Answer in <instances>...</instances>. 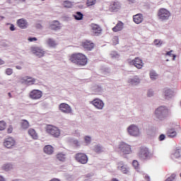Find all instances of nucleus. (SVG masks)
<instances>
[{
  "mask_svg": "<svg viewBox=\"0 0 181 181\" xmlns=\"http://www.w3.org/2000/svg\"><path fill=\"white\" fill-rule=\"evenodd\" d=\"M69 60L71 63L77 64V66H86L88 63L87 57L82 53H74L69 56Z\"/></svg>",
  "mask_w": 181,
  "mask_h": 181,
  "instance_id": "f257e3e1",
  "label": "nucleus"
},
{
  "mask_svg": "<svg viewBox=\"0 0 181 181\" xmlns=\"http://www.w3.org/2000/svg\"><path fill=\"white\" fill-rule=\"evenodd\" d=\"M46 132L47 134H49V135L54 136V138L60 136V129L55 126L48 124L46 127Z\"/></svg>",
  "mask_w": 181,
  "mask_h": 181,
  "instance_id": "f03ea898",
  "label": "nucleus"
},
{
  "mask_svg": "<svg viewBox=\"0 0 181 181\" xmlns=\"http://www.w3.org/2000/svg\"><path fill=\"white\" fill-rule=\"evenodd\" d=\"M158 16L160 21H168L170 18V12L166 8H160L158 12Z\"/></svg>",
  "mask_w": 181,
  "mask_h": 181,
  "instance_id": "7ed1b4c3",
  "label": "nucleus"
},
{
  "mask_svg": "<svg viewBox=\"0 0 181 181\" xmlns=\"http://www.w3.org/2000/svg\"><path fill=\"white\" fill-rule=\"evenodd\" d=\"M153 154L149 152V150L146 147H142L139 153V158L140 159H149Z\"/></svg>",
  "mask_w": 181,
  "mask_h": 181,
  "instance_id": "20e7f679",
  "label": "nucleus"
},
{
  "mask_svg": "<svg viewBox=\"0 0 181 181\" xmlns=\"http://www.w3.org/2000/svg\"><path fill=\"white\" fill-rule=\"evenodd\" d=\"M169 109L165 106H160L156 110L155 114L157 117H167L170 114Z\"/></svg>",
  "mask_w": 181,
  "mask_h": 181,
  "instance_id": "39448f33",
  "label": "nucleus"
},
{
  "mask_svg": "<svg viewBox=\"0 0 181 181\" xmlns=\"http://www.w3.org/2000/svg\"><path fill=\"white\" fill-rule=\"evenodd\" d=\"M43 95V93L40 90L34 89L29 93V97L31 100H40Z\"/></svg>",
  "mask_w": 181,
  "mask_h": 181,
  "instance_id": "423d86ee",
  "label": "nucleus"
},
{
  "mask_svg": "<svg viewBox=\"0 0 181 181\" xmlns=\"http://www.w3.org/2000/svg\"><path fill=\"white\" fill-rule=\"evenodd\" d=\"M76 160L82 165H86L88 162V158L83 153H78L75 156Z\"/></svg>",
  "mask_w": 181,
  "mask_h": 181,
  "instance_id": "0eeeda50",
  "label": "nucleus"
},
{
  "mask_svg": "<svg viewBox=\"0 0 181 181\" xmlns=\"http://www.w3.org/2000/svg\"><path fill=\"white\" fill-rule=\"evenodd\" d=\"M127 131L129 135H132V136H138L141 134L138 127L134 124H132L131 126H129L127 129Z\"/></svg>",
  "mask_w": 181,
  "mask_h": 181,
  "instance_id": "6e6552de",
  "label": "nucleus"
},
{
  "mask_svg": "<svg viewBox=\"0 0 181 181\" xmlns=\"http://www.w3.org/2000/svg\"><path fill=\"white\" fill-rule=\"evenodd\" d=\"M3 144L5 148L11 149V148H13V146L16 145V142L15 141V139H13V138L8 137L4 140Z\"/></svg>",
  "mask_w": 181,
  "mask_h": 181,
  "instance_id": "1a4fd4ad",
  "label": "nucleus"
},
{
  "mask_svg": "<svg viewBox=\"0 0 181 181\" xmlns=\"http://www.w3.org/2000/svg\"><path fill=\"white\" fill-rule=\"evenodd\" d=\"M129 64H132L136 69H142L144 67V62L139 57H136L134 59L129 62Z\"/></svg>",
  "mask_w": 181,
  "mask_h": 181,
  "instance_id": "9d476101",
  "label": "nucleus"
},
{
  "mask_svg": "<svg viewBox=\"0 0 181 181\" xmlns=\"http://www.w3.org/2000/svg\"><path fill=\"white\" fill-rule=\"evenodd\" d=\"M31 52L38 57H43L45 56V51L39 47H31Z\"/></svg>",
  "mask_w": 181,
  "mask_h": 181,
  "instance_id": "9b49d317",
  "label": "nucleus"
},
{
  "mask_svg": "<svg viewBox=\"0 0 181 181\" xmlns=\"http://www.w3.org/2000/svg\"><path fill=\"white\" fill-rule=\"evenodd\" d=\"M21 82L24 84H27V86H33L36 82V79L30 76H25L21 78Z\"/></svg>",
  "mask_w": 181,
  "mask_h": 181,
  "instance_id": "f8f14e48",
  "label": "nucleus"
},
{
  "mask_svg": "<svg viewBox=\"0 0 181 181\" xmlns=\"http://www.w3.org/2000/svg\"><path fill=\"white\" fill-rule=\"evenodd\" d=\"M59 108L60 111H62V112H64V114L71 113V107L67 103H61Z\"/></svg>",
  "mask_w": 181,
  "mask_h": 181,
  "instance_id": "ddd939ff",
  "label": "nucleus"
},
{
  "mask_svg": "<svg viewBox=\"0 0 181 181\" xmlns=\"http://www.w3.org/2000/svg\"><path fill=\"white\" fill-rule=\"evenodd\" d=\"M119 149L121 151V152L125 153L126 155L131 153V146L125 143H121Z\"/></svg>",
  "mask_w": 181,
  "mask_h": 181,
  "instance_id": "4468645a",
  "label": "nucleus"
},
{
  "mask_svg": "<svg viewBox=\"0 0 181 181\" xmlns=\"http://www.w3.org/2000/svg\"><path fill=\"white\" fill-rule=\"evenodd\" d=\"M90 28L91 32L95 35V36H98V35L101 34V32H103L101 27L97 24H91Z\"/></svg>",
  "mask_w": 181,
  "mask_h": 181,
  "instance_id": "2eb2a0df",
  "label": "nucleus"
},
{
  "mask_svg": "<svg viewBox=\"0 0 181 181\" xmlns=\"http://www.w3.org/2000/svg\"><path fill=\"white\" fill-rule=\"evenodd\" d=\"M90 104L94 105V107H95V108H97L98 110H103V108H104V102H103V100L98 98L93 100L90 103Z\"/></svg>",
  "mask_w": 181,
  "mask_h": 181,
  "instance_id": "dca6fc26",
  "label": "nucleus"
},
{
  "mask_svg": "<svg viewBox=\"0 0 181 181\" xmlns=\"http://www.w3.org/2000/svg\"><path fill=\"white\" fill-rule=\"evenodd\" d=\"M133 22L137 25L142 23V22H144V15H142V13H138L133 16Z\"/></svg>",
  "mask_w": 181,
  "mask_h": 181,
  "instance_id": "f3484780",
  "label": "nucleus"
},
{
  "mask_svg": "<svg viewBox=\"0 0 181 181\" xmlns=\"http://www.w3.org/2000/svg\"><path fill=\"white\" fill-rule=\"evenodd\" d=\"M17 25L21 29H26L28 28V21L23 18L17 21Z\"/></svg>",
  "mask_w": 181,
  "mask_h": 181,
  "instance_id": "a211bd4d",
  "label": "nucleus"
},
{
  "mask_svg": "<svg viewBox=\"0 0 181 181\" xmlns=\"http://www.w3.org/2000/svg\"><path fill=\"white\" fill-rule=\"evenodd\" d=\"M49 29L51 30H59L60 29V23L57 21H54L49 23Z\"/></svg>",
  "mask_w": 181,
  "mask_h": 181,
  "instance_id": "6ab92c4d",
  "label": "nucleus"
},
{
  "mask_svg": "<svg viewBox=\"0 0 181 181\" xmlns=\"http://www.w3.org/2000/svg\"><path fill=\"white\" fill-rule=\"evenodd\" d=\"M117 169L119 170H121V172H122V173L124 174H127L129 172L128 168L127 167L126 165L124 164L123 162H119L117 163Z\"/></svg>",
  "mask_w": 181,
  "mask_h": 181,
  "instance_id": "aec40b11",
  "label": "nucleus"
},
{
  "mask_svg": "<svg viewBox=\"0 0 181 181\" xmlns=\"http://www.w3.org/2000/svg\"><path fill=\"white\" fill-rule=\"evenodd\" d=\"M82 46L84 49H86V50H93V49H94V43L90 41L83 42Z\"/></svg>",
  "mask_w": 181,
  "mask_h": 181,
  "instance_id": "412c9836",
  "label": "nucleus"
},
{
  "mask_svg": "<svg viewBox=\"0 0 181 181\" xmlns=\"http://www.w3.org/2000/svg\"><path fill=\"white\" fill-rule=\"evenodd\" d=\"M124 29V23L119 21L117 25L112 28L114 32H121Z\"/></svg>",
  "mask_w": 181,
  "mask_h": 181,
  "instance_id": "4be33fe9",
  "label": "nucleus"
},
{
  "mask_svg": "<svg viewBox=\"0 0 181 181\" xmlns=\"http://www.w3.org/2000/svg\"><path fill=\"white\" fill-rule=\"evenodd\" d=\"M110 9L112 11H118V9H121V4L118 1H113L110 5Z\"/></svg>",
  "mask_w": 181,
  "mask_h": 181,
  "instance_id": "5701e85b",
  "label": "nucleus"
},
{
  "mask_svg": "<svg viewBox=\"0 0 181 181\" xmlns=\"http://www.w3.org/2000/svg\"><path fill=\"white\" fill-rule=\"evenodd\" d=\"M176 135H177V133H176V131L175 130V129H170L167 132V136H168V138H175Z\"/></svg>",
  "mask_w": 181,
  "mask_h": 181,
  "instance_id": "b1692460",
  "label": "nucleus"
},
{
  "mask_svg": "<svg viewBox=\"0 0 181 181\" xmlns=\"http://www.w3.org/2000/svg\"><path fill=\"white\" fill-rule=\"evenodd\" d=\"M28 134L31 138H33V139H37L38 138L37 133H36V131L33 129H30L28 130Z\"/></svg>",
  "mask_w": 181,
  "mask_h": 181,
  "instance_id": "393cba45",
  "label": "nucleus"
},
{
  "mask_svg": "<svg viewBox=\"0 0 181 181\" xmlns=\"http://www.w3.org/2000/svg\"><path fill=\"white\" fill-rule=\"evenodd\" d=\"M44 152L47 155H52V153H53V147L50 145L45 146L44 148Z\"/></svg>",
  "mask_w": 181,
  "mask_h": 181,
  "instance_id": "a878e982",
  "label": "nucleus"
},
{
  "mask_svg": "<svg viewBox=\"0 0 181 181\" xmlns=\"http://www.w3.org/2000/svg\"><path fill=\"white\" fill-rule=\"evenodd\" d=\"M74 18L76 19V21H83V18H84V15L81 13V12H76L74 15Z\"/></svg>",
  "mask_w": 181,
  "mask_h": 181,
  "instance_id": "bb28decb",
  "label": "nucleus"
},
{
  "mask_svg": "<svg viewBox=\"0 0 181 181\" xmlns=\"http://www.w3.org/2000/svg\"><path fill=\"white\" fill-rule=\"evenodd\" d=\"M57 159L60 162H64L66 160V154L59 153L57 154Z\"/></svg>",
  "mask_w": 181,
  "mask_h": 181,
  "instance_id": "cd10ccee",
  "label": "nucleus"
},
{
  "mask_svg": "<svg viewBox=\"0 0 181 181\" xmlns=\"http://www.w3.org/2000/svg\"><path fill=\"white\" fill-rule=\"evenodd\" d=\"M47 43L48 46H50V47H56V46H57L56 41L53 40L52 38L48 39Z\"/></svg>",
  "mask_w": 181,
  "mask_h": 181,
  "instance_id": "c85d7f7f",
  "label": "nucleus"
},
{
  "mask_svg": "<svg viewBox=\"0 0 181 181\" xmlns=\"http://www.w3.org/2000/svg\"><path fill=\"white\" fill-rule=\"evenodd\" d=\"M21 127L23 129H28V128H29V122H28V120H23L21 122Z\"/></svg>",
  "mask_w": 181,
  "mask_h": 181,
  "instance_id": "c756f323",
  "label": "nucleus"
},
{
  "mask_svg": "<svg viewBox=\"0 0 181 181\" xmlns=\"http://www.w3.org/2000/svg\"><path fill=\"white\" fill-rule=\"evenodd\" d=\"M63 6H64V8H72L73 3L70 1H65L63 3Z\"/></svg>",
  "mask_w": 181,
  "mask_h": 181,
  "instance_id": "7c9ffc66",
  "label": "nucleus"
},
{
  "mask_svg": "<svg viewBox=\"0 0 181 181\" xmlns=\"http://www.w3.org/2000/svg\"><path fill=\"white\" fill-rule=\"evenodd\" d=\"M96 0H87L86 5L87 6H93L95 5Z\"/></svg>",
  "mask_w": 181,
  "mask_h": 181,
  "instance_id": "2f4dec72",
  "label": "nucleus"
},
{
  "mask_svg": "<svg viewBox=\"0 0 181 181\" xmlns=\"http://www.w3.org/2000/svg\"><path fill=\"white\" fill-rule=\"evenodd\" d=\"M129 83L132 85L138 84L139 83V78H133L129 81Z\"/></svg>",
  "mask_w": 181,
  "mask_h": 181,
  "instance_id": "473e14b6",
  "label": "nucleus"
},
{
  "mask_svg": "<svg viewBox=\"0 0 181 181\" xmlns=\"http://www.w3.org/2000/svg\"><path fill=\"white\" fill-rule=\"evenodd\" d=\"M6 128V123L4 121H0V131H4Z\"/></svg>",
  "mask_w": 181,
  "mask_h": 181,
  "instance_id": "72a5a7b5",
  "label": "nucleus"
},
{
  "mask_svg": "<svg viewBox=\"0 0 181 181\" xmlns=\"http://www.w3.org/2000/svg\"><path fill=\"white\" fill-rule=\"evenodd\" d=\"M11 169H12V165L11 164H6L3 166V170H11Z\"/></svg>",
  "mask_w": 181,
  "mask_h": 181,
  "instance_id": "f704fd0d",
  "label": "nucleus"
},
{
  "mask_svg": "<svg viewBox=\"0 0 181 181\" xmlns=\"http://www.w3.org/2000/svg\"><path fill=\"white\" fill-rule=\"evenodd\" d=\"M173 53V50L169 51L166 53L167 56H170V57H173V60H175L176 59V55L172 54Z\"/></svg>",
  "mask_w": 181,
  "mask_h": 181,
  "instance_id": "c9c22d12",
  "label": "nucleus"
},
{
  "mask_svg": "<svg viewBox=\"0 0 181 181\" xmlns=\"http://www.w3.org/2000/svg\"><path fill=\"white\" fill-rule=\"evenodd\" d=\"M150 77H151V80H156V78H157V77H158V74H156L155 71H151L150 73Z\"/></svg>",
  "mask_w": 181,
  "mask_h": 181,
  "instance_id": "e433bc0d",
  "label": "nucleus"
},
{
  "mask_svg": "<svg viewBox=\"0 0 181 181\" xmlns=\"http://www.w3.org/2000/svg\"><path fill=\"white\" fill-rule=\"evenodd\" d=\"M119 42V39L118 38V37L115 36L113 37L112 39V43L113 45H118V43Z\"/></svg>",
  "mask_w": 181,
  "mask_h": 181,
  "instance_id": "4c0bfd02",
  "label": "nucleus"
},
{
  "mask_svg": "<svg viewBox=\"0 0 181 181\" xmlns=\"http://www.w3.org/2000/svg\"><path fill=\"white\" fill-rule=\"evenodd\" d=\"M162 40H154V45H156V46H162Z\"/></svg>",
  "mask_w": 181,
  "mask_h": 181,
  "instance_id": "58836bf2",
  "label": "nucleus"
},
{
  "mask_svg": "<svg viewBox=\"0 0 181 181\" xmlns=\"http://www.w3.org/2000/svg\"><path fill=\"white\" fill-rule=\"evenodd\" d=\"M12 73H13V71L12 70V69H11V68L6 69V74H7V76H11L12 74Z\"/></svg>",
  "mask_w": 181,
  "mask_h": 181,
  "instance_id": "ea45409f",
  "label": "nucleus"
},
{
  "mask_svg": "<svg viewBox=\"0 0 181 181\" xmlns=\"http://www.w3.org/2000/svg\"><path fill=\"white\" fill-rule=\"evenodd\" d=\"M132 165L135 168V169H137L138 166H139V163L136 160L133 161Z\"/></svg>",
  "mask_w": 181,
  "mask_h": 181,
  "instance_id": "a19ab883",
  "label": "nucleus"
},
{
  "mask_svg": "<svg viewBox=\"0 0 181 181\" xmlns=\"http://www.w3.org/2000/svg\"><path fill=\"white\" fill-rule=\"evenodd\" d=\"M95 152L100 153V152H101V147L100 146H96L95 147Z\"/></svg>",
  "mask_w": 181,
  "mask_h": 181,
  "instance_id": "79ce46f5",
  "label": "nucleus"
},
{
  "mask_svg": "<svg viewBox=\"0 0 181 181\" xmlns=\"http://www.w3.org/2000/svg\"><path fill=\"white\" fill-rule=\"evenodd\" d=\"M85 141L86 142V144H90V142H91V137L86 136L85 137Z\"/></svg>",
  "mask_w": 181,
  "mask_h": 181,
  "instance_id": "37998d69",
  "label": "nucleus"
},
{
  "mask_svg": "<svg viewBox=\"0 0 181 181\" xmlns=\"http://www.w3.org/2000/svg\"><path fill=\"white\" fill-rule=\"evenodd\" d=\"M12 131H13V127H12L11 126H10L8 129H7V132L8 134H12Z\"/></svg>",
  "mask_w": 181,
  "mask_h": 181,
  "instance_id": "c03bdc74",
  "label": "nucleus"
},
{
  "mask_svg": "<svg viewBox=\"0 0 181 181\" xmlns=\"http://www.w3.org/2000/svg\"><path fill=\"white\" fill-rule=\"evenodd\" d=\"M36 40H37V38H36V37H30V38H28L29 42H36Z\"/></svg>",
  "mask_w": 181,
  "mask_h": 181,
  "instance_id": "a18cd8bd",
  "label": "nucleus"
},
{
  "mask_svg": "<svg viewBox=\"0 0 181 181\" xmlns=\"http://www.w3.org/2000/svg\"><path fill=\"white\" fill-rule=\"evenodd\" d=\"M174 156H175V158H179V156H180V151H179V150H177L175 151V153H174Z\"/></svg>",
  "mask_w": 181,
  "mask_h": 181,
  "instance_id": "49530a36",
  "label": "nucleus"
},
{
  "mask_svg": "<svg viewBox=\"0 0 181 181\" xmlns=\"http://www.w3.org/2000/svg\"><path fill=\"white\" fill-rule=\"evenodd\" d=\"M147 95L148 97H152V95H153V92L148 90Z\"/></svg>",
  "mask_w": 181,
  "mask_h": 181,
  "instance_id": "de8ad7c7",
  "label": "nucleus"
},
{
  "mask_svg": "<svg viewBox=\"0 0 181 181\" xmlns=\"http://www.w3.org/2000/svg\"><path fill=\"white\" fill-rule=\"evenodd\" d=\"M163 139H165V135L164 134L160 135L159 140L160 141H163Z\"/></svg>",
  "mask_w": 181,
  "mask_h": 181,
  "instance_id": "09e8293b",
  "label": "nucleus"
},
{
  "mask_svg": "<svg viewBox=\"0 0 181 181\" xmlns=\"http://www.w3.org/2000/svg\"><path fill=\"white\" fill-rule=\"evenodd\" d=\"M10 30L13 31L15 30V25L13 24H11L10 26Z\"/></svg>",
  "mask_w": 181,
  "mask_h": 181,
  "instance_id": "8fccbe9b",
  "label": "nucleus"
},
{
  "mask_svg": "<svg viewBox=\"0 0 181 181\" xmlns=\"http://www.w3.org/2000/svg\"><path fill=\"white\" fill-rule=\"evenodd\" d=\"M144 179H145V180H147V181L151 180V178L149 177V175H145Z\"/></svg>",
  "mask_w": 181,
  "mask_h": 181,
  "instance_id": "3c124183",
  "label": "nucleus"
},
{
  "mask_svg": "<svg viewBox=\"0 0 181 181\" xmlns=\"http://www.w3.org/2000/svg\"><path fill=\"white\" fill-rule=\"evenodd\" d=\"M169 93H170V90H165V96L168 97L169 95Z\"/></svg>",
  "mask_w": 181,
  "mask_h": 181,
  "instance_id": "603ef678",
  "label": "nucleus"
},
{
  "mask_svg": "<svg viewBox=\"0 0 181 181\" xmlns=\"http://www.w3.org/2000/svg\"><path fill=\"white\" fill-rule=\"evenodd\" d=\"M2 64H5V62L0 59V66H1Z\"/></svg>",
  "mask_w": 181,
  "mask_h": 181,
  "instance_id": "864d4df0",
  "label": "nucleus"
},
{
  "mask_svg": "<svg viewBox=\"0 0 181 181\" xmlns=\"http://www.w3.org/2000/svg\"><path fill=\"white\" fill-rule=\"evenodd\" d=\"M16 69H17L18 70H21L22 69V66H16Z\"/></svg>",
  "mask_w": 181,
  "mask_h": 181,
  "instance_id": "5fc2aeb1",
  "label": "nucleus"
},
{
  "mask_svg": "<svg viewBox=\"0 0 181 181\" xmlns=\"http://www.w3.org/2000/svg\"><path fill=\"white\" fill-rule=\"evenodd\" d=\"M8 95L9 98H12V94L11 93H8Z\"/></svg>",
  "mask_w": 181,
  "mask_h": 181,
  "instance_id": "6e6d98bb",
  "label": "nucleus"
},
{
  "mask_svg": "<svg viewBox=\"0 0 181 181\" xmlns=\"http://www.w3.org/2000/svg\"><path fill=\"white\" fill-rule=\"evenodd\" d=\"M0 181H5V179L2 176H0Z\"/></svg>",
  "mask_w": 181,
  "mask_h": 181,
  "instance_id": "4d7b16f0",
  "label": "nucleus"
},
{
  "mask_svg": "<svg viewBox=\"0 0 181 181\" xmlns=\"http://www.w3.org/2000/svg\"><path fill=\"white\" fill-rule=\"evenodd\" d=\"M165 181H172V178L168 177Z\"/></svg>",
  "mask_w": 181,
  "mask_h": 181,
  "instance_id": "13d9d810",
  "label": "nucleus"
},
{
  "mask_svg": "<svg viewBox=\"0 0 181 181\" xmlns=\"http://www.w3.org/2000/svg\"><path fill=\"white\" fill-rule=\"evenodd\" d=\"M112 181H119V180H117V178H113V179H112Z\"/></svg>",
  "mask_w": 181,
  "mask_h": 181,
  "instance_id": "bf43d9fd",
  "label": "nucleus"
}]
</instances>
